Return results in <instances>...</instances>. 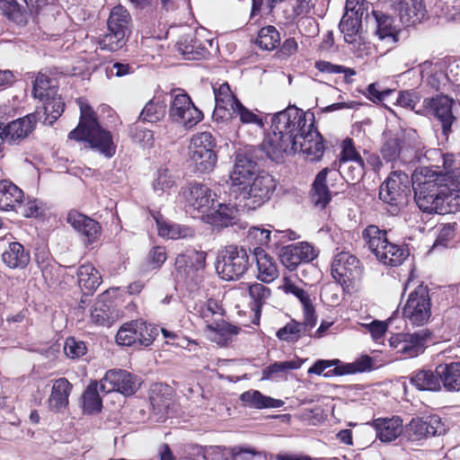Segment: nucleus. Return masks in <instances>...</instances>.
<instances>
[{
    "instance_id": "f257e3e1",
    "label": "nucleus",
    "mask_w": 460,
    "mask_h": 460,
    "mask_svg": "<svg viewBox=\"0 0 460 460\" xmlns=\"http://www.w3.org/2000/svg\"><path fill=\"white\" fill-rule=\"evenodd\" d=\"M430 172L428 167H420L412 174L414 199L419 208L439 215L460 210V181L428 178Z\"/></svg>"
},
{
    "instance_id": "f03ea898",
    "label": "nucleus",
    "mask_w": 460,
    "mask_h": 460,
    "mask_svg": "<svg viewBox=\"0 0 460 460\" xmlns=\"http://www.w3.org/2000/svg\"><path fill=\"white\" fill-rule=\"evenodd\" d=\"M308 122L309 114L295 106L276 113L271 119V133L261 143V150L271 161L279 163L284 154L294 149L298 136Z\"/></svg>"
},
{
    "instance_id": "7ed1b4c3",
    "label": "nucleus",
    "mask_w": 460,
    "mask_h": 460,
    "mask_svg": "<svg viewBox=\"0 0 460 460\" xmlns=\"http://www.w3.org/2000/svg\"><path fill=\"white\" fill-rule=\"evenodd\" d=\"M68 138L78 142L84 141L89 146L107 158L116 153V145L110 131L103 129L95 112L90 105L80 102V120L75 128L68 134Z\"/></svg>"
},
{
    "instance_id": "20e7f679",
    "label": "nucleus",
    "mask_w": 460,
    "mask_h": 460,
    "mask_svg": "<svg viewBox=\"0 0 460 460\" xmlns=\"http://www.w3.org/2000/svg\"><path fill=\"white\" fill-rule=\"evenodd\" d=\"M456 106V100L446 94L425 98L422 102L423 114L432 117L440 125L441 135L447 141L453 133V125L457 121Z\"/></svg>"
},
{
    "instance_id": "39448f33",
    "label": "nucleus",
    "mask_w": 460,
    "mask_h": 460,
    "mask_svg": "<svg viewBox=\"0 0 460 460\" xmlns=\"http://www.w3.org/2000/svg\"><path fill=\"white\" fill-rule=\"evenodd\" d=\"M251 266L248 251L243 246L227 245L222 250L216 263L217 272L225 280H236Z\"/></svg>"
},
{
    "instance_id": "423d86ee",
    "label": "nucleus",
    "mask_w": 460,
    "mask_h": 460,
    "mask_svg": "<svg viewBox=\"0 0 460 460\" xmlns=\"http://www.w3.org/2000/svg\"><path fill=\"white\" fill-rule=\"evenodd\" d=\"M216 146V139L210 132L204 131L192 137L190 160L196 172L207 173L215 169L217 163Z\"/></svg>"
},
{
    "instance_id": "0eeeda50",
    "label": "nucleus",
    "mask_w": 460,
    "mask_h": 460,
    "mask_svg": "<svg viewBox=\"0 0 460 460\" xmlns=\"http://www.w3.org/2000/svg\"><path fill=\"white\" fill-rule=\"evenodd\" d=\"M187 212L201 219L217 202V195L206 184L191 181L181 190Z\"/></svg>"
},
{
    "instance_id": "6e6552de",
    "label": "nucleus",
    "mask_w": 460,
    "mask_h": 460,
    "mask_svg": "<svg viewBox=\"0 0 460 460\" xmlns=\"http://www.w3.org/2000/svg\"><path fill=\"white\" fill-rule=\"evenodd\" d=\"M402 317L412 326H422L431 317V301L427 287L420 285L410 293L402 308Z\"/></svg>"
},
{
    "instance_id": "1a4fd4ad",
    "label": "nucleus",
    "mask_w": 460,
    "mask_h": 460,
    "mask_svg": "<svg viewBox=\"0 0 460 460\" xmlns=\"http://www.w3.org/2000/svg\"><path fill=\"white\" fill-rule=\"evenodd\" d=\"M431 334V332L428 329H421L412 333H396L391 336L389 344L402 358H412L424 352Z\"/></svg>"
},
{
    "instance_id": "9d476101",
    "label": "nucleus",
    "mask_w": 460,
    "mask_h": 460,
    "mask_svg": "<svg viewBox=\"0 0 460 460\" xmlns=\"http://www.w3.org/2000/svg\"><path fill=\"white\" fill-rule=\"evenodd\" d=\"M424 158L429 163L425 167L431 170L429 178L441 181H447L448 179L460 181V168L456 167L453 154H445L439 149H428Z\"/></svg>"
},
{
    "instance_id": "9b49d317",
    "label": "nucleus",
    "mask_w": 460,
    "mask_h": 460,
    "mask_svg": "<svg viewBox=\"0 0 460 460\" xmlns=\"http://www.w3.org/2000/svg\"><path fill=\"white\" fill-rule=\"evenodd\" d=\"M276 189L273 177L270 174H259L252 182L240 188L245 206L255 209L268 201Z\"/></svg>"
},
{
    "instance_id": "f8f14e48",
    "label": "nucleus",
    "mask_w": 460,
    "mask_h": 460,
    "mask_svg": "<svg viewBox=\"0 0 460 460\" xmlns=\"http://www.w3.org/2000/svg\"><path fill=\"white\" fill-rule=\"evenodd\" d=\"M171 95L172 101L169 115L172 120L190 128L203 119L202 111L194 105L187 93H176V90H173Z\"/></svg>"
},
{
    "instance_id": "ddd939ff",
    "label": "nucleus",
    "mask_w": 460,
    "mask_h": 460,
    "mask_svg": "<svg viewBox=\"0 0 460 460\" xmlns=\"http://www.w3.org/2000/svg\"><path fill=\"white\" fill-rule=\"evenodd\" d=\"M301 132L294 149H290V152H288L287 155L302 152L312 161L320 160L324 152V145L323 137L314 127V114H309V122Z\"/></svg>"
},
{
    "instance_id": "4468645a",
    "label": "nucleus",
    "mask_w": 460,
    "mask_h": 460,
    "mask_svg": "<svg viewBox=\"0 0 460 460\" xmlns=\"http://www.w3.org/2000/svg\"><path fill=\"white\" fill-rule=\"evenodd\" d=\"M139 379L137 376L122 369H111L100 381V391L105 394L116 391L124 395L137 392Z\"/></svg>"
},
{
    "instance_id": "2eb2a0df",
    "label": "nucleus",
    "mask_w": 460,
    "mask_h": 460,
    "mask_svg": "<svg viewBox=\"0 0 460 460\" xmlns=\"http://www.w3.org/2000/svg\"><path fill=\"white\" fill-rule=\"evenodd\" d=\"M410 183L405 172H392L379 188V199L392 207H398L406 196Z\"/></svg>"
},
{
    "instance_id": "dca6fc26",
    "label": "nucleus",
    "mask_w": 460,
    "mask_h": 460,
    "mask_svg": "<svg viewBox=\"0 0 460 460\" xmlns=\"http://www.w3.org/2000/svg\"><path fill=\"white\" fill-rule=\"evenodd\" d=\"M258 171L257 163L250 149L239 150L235 154L234 168L230 173V181L233 186L239 189L254 178Z\"/></svg>"
},
{
    "instance_id": "f3484780",
    "label": "nucleus",
    "mask_w": 460,
    "mask_h": 460,
    "mask_svg": "<svg viewBox=\"0 0 460 460\" xmlns=\"http://www.w3.org/2000/svg\"><path fill=\"white\" fill-rule=\"evenodd\" d=\"M366 30L371 31L382 40L396 42L398 40V30L394 25L392 16L380 11L372 10L365 17Z\"/></svg>"
},
{
    "instance_id": "a211bd4d",
    "label": "nucleus",
    "mask_w": 460,
    "mask_h": 460,
    "mask_svg": "<svg viewBox=\"0 0 460 460\" xmlns=\"http://www.w3.org/2000/svg\"><path fill=\"white\" fill-rule=\"evenodd\" d=\"M446 428L438 415H429L424 418L412 419L407 428L411 440H420L429 437L444 434Z\"/></svg>"
},
{
    "instance_id": "6ab92c4d",
    "label": "nucleus",
    "mask_w": 460,
    "mask_h": 460,
    "mask_svg": "<svg viewBox=\"0 0 460 460\" xmlns=\"http://www.w3.org/2000/svg\"><path fill=\"white\" fill-rule=\"evenodd\" d=\"M66 221L80 234L86 244L93 243L101 234L100 224L76 210L68 212Z\"/></svg>"
},
{
    "instance_id": "aec40b11",
    "label": "nucleus",
    "mask_w": 460,
    "mask_h": 460,
    "mask_svg": "<svg viewBox=\"0 0 460 460\" xmlns=\"http://www.w3.org/2000/svg\"><path fill=\"white\" fill-rule=\"evenodd\" d=\"M202 221L212 226L216 229H223L237 224L238 209L231 204L216 202Z\"/></svg>"
},
{
    "instance_id": "412c9836",
    "label": "nucleus",
    "mask_w": 460,
    "mask_h": 460,
    "mask_svg": "<svg viewBox=\"0 0 460 460\" xmlns=\"http://www.w3.org/2000/svg\"><path fill=\"white\" fill-rule=\"evenodd\" d=\"M336 178V170L330 169L328 167L323 168L320 171L313 181L310 190V199L311 202L317 208H324L332 200V192L327 184L328 177Z\"/></svg>"
},
{
    "instance_id": "4be33fe9",
    "label": "nucleus",
    "mask_w": 460,
    "mask_h": 460,
    "mask_svg": "<svg viewBox=\"0 0 460 460\" xmlns=\"http://www.w3.org/2000/svg\"><path fill=\"white\" fill-rule=\"evenodd\" d=\"M39 115H40V111H35L33 113L13 120L4 126L5 141L14 144L26 138L33 131L37 122V116Z\"/></svg>"
},
{
    "instance_id": "5701e85b",
    "label": "nucleus",
    "mask_w": 460,
    "mask_h": 460,
    "mask_svg": "<svg viewBox=\"0 0 460 460\" xmlns=\"http://www.w3.org/2000/svg\"><path fill=\"white\" fill-rule=\"evenodd\" d=\"M206 252L197 251H186L175 258L174 267L176 273L182 279H190V276L205 268Z\"/></svg>"
},
{
    "instance_id": "b1692460",
    "label": "nucleus",
    "mask_w": 460,
    "mask_h": 460,
    "mask_svg": "<svg viewBox=\"0 0 460 460\" xmlns=\"http://www.w3.org/2000/svg\"><path fill=\"white\" fill-rule=\"evenodd\" d=\"M288 239H296V233L289 231L288 233L275 231L274 234H271V231L269 229L261 228L258 226L251 227L248 231L247 241L250 244L254 247H278L279 243L282 242L281 238L288 236Z\"/></svg>"
},
{
    "instance_id": "393cba45",
    "label": "nucleus",
    "mask_w": 460,
    "mask_h": 460,
    "mask_svg": "<svg viewBox=\"0 0 460 460\" xmlns=\"http://www.w3.org/2000/svg\"><path fill=\"white\" fill-rule=\"evenodd\" d=\"M359 261L354 255L348 252L337 254L332 264V277L341 284H346L354 278V272L358 271Z\"/></svg>"
},
{
    "instance_id": "a878e982",
    "label": "nucleus",
    "mask_w": 460,
    "mask_h": 460,
    "mask_svg": "<svg viewBox=\"0 0 460 460\" xmlns=\"http://www.w3.org/2000/svg\"><path fill=\"white\" fill-rule=\"evenodd\" d=\"M317 317L304 316L303 322L291 320L277 332V337L287 342H296L302 336L307 335L315 326Z\"/></svg>"
},
{
    "instance_id": "bb28decb",
    "label": "nucleus",
    "mask_w": 460,
    "mask_h": 460,
    "mask_svg": "<svg viewBox=\"0 0 460 460\" xmlns=\"http://www.w3.org/2000/svg\"><path fill=\"white\" fill-rule=\"evenodd\" d=\"M213 91L216 102L213 118L217 120L224 119L239 100L227 83L221 84L218 87L213 86Z\"/></svg>"
},
{
    "instance_id": "cd10ccee",
    "label": "nucleus",
    "mask_w": 460,
    "mask_h": 460,
    "mask_svg": "<svg viewBox=\"0 0 460 460\" xmlns=\"http://www.w3.org/2000/svg\"><path fill=\"white\" fill-rule=\"evenodd\" d=\"M376 438L382 442H391L402 432V420L398 416L392 418H378L372 421Z\"/></svg>"
},
{
    "instance_id": "c85d7f7f",
    "label": "nucleus",
    "mask_w": 460,
    "mask_h": 460,
    "mask_svg": "<svg viewBox=\"0 0 460 460\" xmlns=\"http://www.w3.org/2000/svg\"><path fill=\"white\" fill-rule=\"evenodd\" d=\"M73 385L65 377L53 382L51 393L48 399L49 407L53 411H60L68 406L69 395Z\"/></svg>"
},
{
    "instance_id": "c756f323",
    "label": "nucleus",
    "mask_w": 460,
    "mask_h": 460,
    "mask_svg": "<svg viewBox=\"0 0 460 460\" xmlns=\"http://www.w3.org/2000/svg\"><path fill=\"white\" fill-rule=\"evenodd\" d=\"M253 257L256 260L258 279L265 283H270L279 277L276 261L267 254L261 247L252 248Z\"/></svg>"
},
{
    "instance_id": "7c9ffc66",
    "label": "nucleus",
    "mask_w": 460,
    "mask_h": 460,
    "mask_svg": "<svg viewBox=\"0 0 460 460\" xmlns=\"http://www.w3.org/2000/svg\"><path fill=\"white\" fill-rule=\"evenodd\" d=\"M394 9L398 11L401 22L406 26L420 22L426 13L423 0H401Z\"/></svg>"
},
{
    "instance_id": "2f4dec72",
    "label": "nucleus",
    "mask_w": 460,
    "mask_h": 460,
    "mask_svg": "<svg viewBox=\"0 0 460 460\" xmlns=\"http://www.w3.org/2000/svg\"><path fill=\"white\" fill-rule=\"evenodd\" d=\"M39 100L42 102V105L36 109V111H40V115L37 116V120H42L44 124L52 125L63 113L65 103L57 93Z\"/></svg>"
},
{
    "instance_id": "473e14b6",
    "label": "nucleus",
    "mask_w": 460,
    "mask_h": 460,
    "mask_svg": "<svg viewBox=\"0 0 460 460\" xmlns=\"http://www.w3.org/2000/svg\"><path fill=\"white\" fill-rule=\"evenodd\" d=\"M178 51L190 60L200 59L208 55L206 44L195 35L187 34L181 36L177 41Z\"/></svg>"
},
{
    "instance_id": "72a5a7b5",
    "label": "nucleus",
    "mask_w": 460,
    "mask_h": 460,
    "mask_svg": "<svg viewBox=\"0 0 460 460\" xmlns=\"http://www.w3.org/2000/svg\"><path fill=\"white\" fill-rule=\"evenodd\" d=\"M411 384L419 391L438 392L442 388L440 376L436 369H420L415 371L411 377Z\"/></svg>"
},
{
    "instance_id": "f704fd0d",
    "label": "nucleus",
    "mask_w": 460,
    "mask_h": 460,
    "mask_svg": "<svg viewBox=\"0 0 460 460\" xmlns=\"http://www.w3.org/2000/svg\"><path fill=\"white\" fill-rule=\"evenodd\" d=\"M23 191L10 181H0V210L10 211L20 206L23 199Z\"/></svg>"
},
{
    "instance_id": "c9c22d12",
    "label": "nucleus",
    "mask_w": 460,
    "mask_h": 460,
    "mask_svg": "<svg viewBox=\"0 0 460 460\" xmlns=\"http://www.w3.org/2000/svg\"><path fill=\"white\" fill-rule=\"evenodd\" d=\"M30 253L18 242L10 243L2 254L3 262L10 269H24L30 262Z\"/></svg>"
},
{
    "instance_id": "e433bc0d",
    "label": "nucleus",
    "mask_w": 460,
    "mask_h": 460,
    "mask_svg": "<svg viewBox=\"0 0 460 460\" xmlns=\"http://www.w3.org/2000/svg\"><path fill=\"white\" fill-rule=\"evenodd\" d=\"M240 400L247 407L262 410L270 408H280L284 402L270 396L264 395L258 390H248L240 395Z\"/></svg>"
},
{
    "instance_id": "4c0bfd02",
    "label": "nucleus",
    "mask_w": 460,
    "mask_h": 460,
    "mask_svg": "<svg viewBox=\"0 0 460 460\" xmlns=\"http://www.w3.org/2000/svg\"><path fill=\"white\" fill-rule=\"evenodd\" d=\"M77 282L84 295H93L102 283V277L92 264H83L77 269Z\"/></svg>"
},
{
    "instance_id": "58836bf2",
    "label": "nucleus",
    "mask_w": 460,
    "mask_h": 460,
    "mask_svg": "<svg viewBox=\"0 0 460 460\" xmlns=\"http://www.w3.org/2000/svg\"><path fill=\"white\" fill-rule=\"evenodd\" d=\"M438 375L447 392H460V361L439 364Z\"/></svg>"
},
{
    "instance_id": "ea45409f",
    "label": "nucleus",
    "mask_w": 460,
    "mask_h": 460,
    "mask_svg": "<svg viewBox=\"0 0 460 460\" xmlns=\"http://www.w3.org/2000/svg\"><path fill=\"white\" fill-rule=\"evenodd\" d=\"M207 330L209 332L210 339L221 346L228 343L233 336L237 335L240 328L233 325L224 319L217 320L216 323H211L206 325Z\"/></svg>"
},
{
    "instance_id": "a19ab883",
    "label": "nucleus",
    "mask_w": 460,
    "mask_h": 460,
    "mask_svg": "<svg viewBox=\"0 0 460 460\" xmlns=\"http://www.w3.org/2000/svg\"><path fill=\"white\" fill-rule=\"evenodd\" d=\"M422 80L436 91L442 90L448 82L447 74L429 61H425L420 65Z\"/></svg>"
},
{
    "instance_id": "79ce46f5",
    "label": "nucleus",
    "mask_w": 460,
    "mask_h": 460,
    "mask_svg": "<svg viewBox=\"0 0 460 460\" xmlns=\"http://www.w3.org/2000/svg\"><path fill=\"white\" fill-rule=\"evenodd\" d=\"M364 24V16L352 15L349 13H345L339 24L340 31L344 35L345 41L348 43L356 42L357 37L360 33V31H362Z\"/></svg>"
},
{
    "instance_id": "37998d69",
    "label": "nucleus",
    "mask_w": 460,
    "mask_h": 460,
    "mask_svg": "<svg viewBox=\"0 0 460 460\" xmlns=\"http://www.w3.org/2000/svg\"><path fill=\"white\" fill-rule=\"evenodd\" d=\"M108 30H115L127 34L131 33V16L129 12L119 4L114 6L107 21Z\"/></svg>"
},
{
    "instance_id": "c03bdc74",
    "label": "nucleus",
    "mask_w": 460,
    "mask_h": 460,
    "mask_svg": "<svg viewBox=\"0 0 460 460\" xmlns=\"http://www.w3.org/2000/svg\"><path fill=\"white\" fill-rule=\"evenodd\" d=\"M375 256L384 264L394 267L403 262L407 252L398 245L387 242L383 244L381 250L376 252Z\"/></svg>"
},
{
    "instance_id": "a18cd8bd",
    "label": "nucleus",
    "mask_w": 460,
    "mask_h": 460,
    "mask_svg": "<svg viewBox=\"0 0 460 460\" xmlns=\"http://www.w3.org/2000/svg\"><path fill=\"white\" fill-rule=\"evenodd\" d=\"M248 294L251 299L250 306L256 316L261 315V307L271 296L270 288L261 283H252L248 286Z\"/></svg>"
},
{
    "instance_id": "49530a36",
    "label": "nucleus",
    "mask_w": 460,
    "mask_h": 460,
    "mask_svg": "<svg viewBox=\"0 0 460 460\" xmlns=\"http://www.w3.org/2000/svg\"><path fill=\"white\" fill-rule=\"evenodd\" d=\"M158 234L162 237L169 239H181L194 236V230L187 226L176 223L162 222L156 219Z\"/></svg>"
},
{
    "instance_id": "de8ad7c7",
    "label": "nucleus",
    "mask_w": 460,
    "mask_h": 460,
    "mask_svg": "<svg viewBox=\"0 0 460 460\" xmlns=\"http://www.w3.org/2000/svg\"><path fill=\"white\" fill-rule=\"evenodd\" d=\"M282 289L286 294H292L300 301L303 305L304 316L316 317L310 296L304 288L296 286L291 280L285 279Z\"/></svg>"
},
{
    "instance_id": "09e8293b",
    "label": "nucleus",
    "mask_w": 460,
    "mask_h": 460,
    "mask_svg": "<svg viewBox=\"0 0 460 460\" xmlns=\"http://www.w3.org/2000/svg\"><path fill=\"white\" fill-rule=\"evenodd\" d=\"M386 235V231L376 225L367 226L362 232V238L373 254H376L382 249L383 244L388 242Z\"/></svg>"
},
{
    "instance_id": "8fccbe9b",
    "label": "nucleus",
    "mask_w": 460,
    "mask_h": 460,
    "mask_svg": "<svg viewBox=\"0 0 460 460\" xmlns=\"http://www.w3.org/2000/svg\"><path fill=\"white\" fill-rule=\"evenodd\" d=\"M98 389H100L98 382L92 381L82 395L84 411L88 414L97 413L102 410V402Z\"/></svg>"
},
{
    "instance_id": "3c124183",
    "label": "nucleus",
    "mask_w": 460,
    "mask_h": 460,
    "mask_svg": "<svg viewBox=\"0 0 460 460\" xmlns=\"http://www.w3.org/2000/svg\"><path fill=\"white\" fill-rule=\"evenodd\" d=\"M166 104L164 101L154 98L143 108L138 119L144 122L155 123L164 118Z\"/></svg>"
},
{
    "instance_id": "603ef678",
    "label": "nucleus",
    "mask_w": 460,
    "mask_h": 460,
    "mask_svg": "<svg viewBox=\"0 0 460 460\" xmlns=\"http://www.w3.org/2000/svg\"><path fill=\"white\" fill-rule=\"evenodd\" d=\"M129 34L108 30V31L99 40L100 49L111 52L121 49L127 43Z\"/></svg>"
},
{
    "instance_id": "864d4df0",
    "label": "nucleus",
    "mask_w": 460,
    "mask_h": 460,
    "mask_svg": "<svg viewBox=\"0 0 460 460\" xmlns=\"http://www.w3.org/2000/svg\"><path fill=\"white\" fill-rule=\"evenodd\" d=\"M280 43L279 32L274 26L263 27L259 31L256 44L264 50H272Z\"/></svg>"
},
{
    "instance_id": "5fc2aeb1",
    "label": "nucleus",
    "mask_w": 460,
    "mask_h": 460,
    "mask_svg": "<svg viewBox=\"0 0 460 460\" xmlns=\"http://www.w3.org/2000/svg\"><path fill=\"white\" fill-rule=\"evenodd\" d=\"M199 313L207 325H209L217 320L223 319L225 310L216 299L209 298L200 306Z\"/></svg>"
},
{
    "instance_id": "6e6d98bb",
    "label": "nucleus",
    "mask_w": 460,
    "mask_h": 460,
    "mask_svg": "<svg viewBox=\"0 0 460 460\" xmlns=\"http://www.w3.org/2000/svg\"><path fill=\"white\" fill-rule=\"evenodd\" d=\"M138 334V320L124 323L117 332L116 341L121 346H136Z\"/></svg>"
},
{
    "instance_id": "4d7b16f0",
    "label": "nucleus",
    "mask_w": 460,
    "mask_h": 460,
    "mask_svg": "<svg viewBox=\"0 0 460 460\" xmlns=\"http://www.w3.org/2000/svg\"><path fill=\"white\" fill-rule=\"evenodd\" d=\"M337 175L340 174L346 181H353L361 179L365 172V163L346 162L339 163Z\"/></svg>"
},
{
    "instance_id": "13d9d810",
    "label": "nucleus",
    "mask_w": 460,
    "mask_h": 460,
    "mask_svg": "<svg viewBox=\"0 0 460 460\" xmlns=\"http://www.w3.org/2000/svg\"><path fill=\"white\" fill-rule=\"evenodd\" d=\"M1 13L15 23L26 22V13L16 0H4L0 3Z\"/></svg>"
},
{
    "instance_id": "bf43d9fd",
    "label": "nucleus",
    "mask_w": 460,
    "mask_h": 460,
    "mask_svg": "<svg viewBox=\"0 0 460 460\" xmlns=\"http://www.w3.org/2000/svg\"><path fill=\"white\" fill-rule=\"evenodd\" d=\"M227 115H229L230 117H239L240 121L243 124H252L260 128H262L264 127L262 118H261L258 114L254 113L252 111L247 109L244 105H243V103L240 101L236 103V106H234Z\"/></svg>"
},
{
    "instance_id": "052dcab7",
    "label": "nucleus",
    "mask_w": 460,
    "mask_h": 460,
    "mask_svg": "<svg viewBox=\"0 0 460 460\" xmlns=\"http://www.w3.org/2000/svg\"><path fill=\"white\" fill-rule=\"evenodd\" d=\"M302 366V362L299 360H288L275 362L262 370V379H273L279 374L285 373L288 370L298 369Z\"/></svg>"
},
{
    "instance_id": "680f3d73",
    "label": "nucleus",
    "mask_w": 460,
    "mask_h": 460,
    "mask_svg": "<svg viewBox=\"0 0 460 460\" xmlns=\"http://www.w3.org/2000/svg\"><path fill=\"white\" fill-rule=\"evenodd\" d=\"M314 67L321 73L323 74H343L345 82L349 84L351 83V80L349 79L350 76H353L356 75V71L353 68H349L344 66L341 65H335L329 61L325 60H318L314 63Z\"/></svg>"
},
{
    "instance_id": "e2e57ef3",
    "label": "nucleus",
    "mask_w": 460,
    "mask_h": 460,
    "mask_svg": "<svg viewBox=\"0 0 460 460\" xmlns=\"http://www.w3.org/2000/svg\"><path fill=\"white\" fill-rule=\"evenodd\" d=\"M175 185V181L172 173L166 168H161L153 181L152 187L157 195L167 192Z\"/></svg>"
},
{
    "instance_id": "0e129e2a",
    "label": "nucleus",
    "mask_w": 460,
    "mask_h": 460,
    "mask_svg": "<svg viewBox=\"0 0 460 460\" xmlns=\"http://www.w3.org/2000/svg\"><path fill=\"white\" fill-rule=\"evenodd\" d=\"M32 93L35 98L44 99L46 96L57 93L52 85V80L45 74L39 73L33 82Z\"/></svg>"
},
{
    "instance_id": "69168bd1",
    "label": "nucleus",
    "mask_w": 460,
    "mask_h": 460,
    "mask_svg": "<svg viewBox=\"0 0 460 460\" xmlns=\"http://www.w3.org/2000/svg\"><path fill=\"white\" fill-rule=\"evenodd\" d=\"M157 335L158 329L155 326L138 320V334L135 347L140 348L150 346Z\"/></svg>"
},
{
    "instance_id": "338daca9",
    "label": "nucleus",
    "mask_w": 460,
    "mask_h": 460,
    "mask_svg": "<svg viewBox=\"0 0 460 460\" xmlns=\"http://www.w3.org/2000/svg\"><path fill=\"white\" fill-rule=\"evenodd\" d=\"M402 141L397 137H388L380 149L382 157L386 162L396 161L402 149Z\"/></svg>"
},
{
    "instance_id": "774afa93",
    "label": "nucleus",
    "mask_w": 460,
    "mask_h": 460,
    "mask_svg": "<svg viewBox=\"0 0 460 460\" xmlns=\"http://www.w3.org/2000/svg\"><path fill=\"white\" fill-rule=\"evenodd\" d=\"M421 95L414 90L401 91L398 93L396 102L402 108L414 111L416 113L423 114V110H416L417 104L420 102Z\"/></svg>"
}]
</instances>
